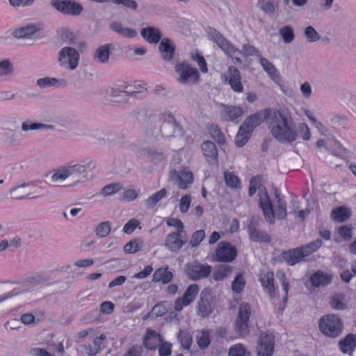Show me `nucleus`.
<instances>
[{"instance_id":"20e7f679","label":"nucleus","mask_w":356,"mask_h":356,"mask_svg":"<svg viewBox=\"0 0 356 356\" xmlns=\"http://www.w3.org/2000/svg\"><path fill=\"white\" fill-rule=\"evenodd\" d=\"M92 163L89 162L86 165L80 163H69L59 168L56 172L51 176V181L56 182L58 180H65L71 177L76 183H83L88 179L90 168Z\"/></svg>"},{"instance_id":"1a4fd4ad","label":"nucleus","mask_w":356,"mask_h":356,"mask_svg":"<svg viewBox=\"0 0 356 356\" xmlns=\"http://www.w3.org/2000/svg\"><path fill=\"white\" fill-rule=\"evenodd\" d=\"M251 314V307L247 302H242L238 307L237 318L235 322L236 332L241 337L249 334L250 316Z\"/></svg>"},{"instance_id":"cd10ccee","label":"nucleus","mask_w":356,"mask_h":356,"mask_svg":"<svg viewBox=\"0 0 356 356\" xmlns=\"http://www.w3.org/2000/svg\"><path fill=\"white\" fill-rule=\"evenodd\" d=\"M163 341L161 336L156 333L155 330L147 328L146 330V334L143 340L144 346L149 349H155Z\"/></svg>"},{"instance_id":"49530a36","label":"nucleus","mask_w":356,"mask_h":356,"mask_svg":"<svg viewBox=\"0 0 356 356\" xmlns=\"http://www.w3.org/2000/svg\"><path fill=\"white\" fill-rule=\"evenodd\" d=\"M209 132L211 138L218 144L222 145L225 142V136L217 125L210 124L208 126Z\"/></svg>"},{"instance_id":"f257e3e1","label":"nucleus","mask_w":356,"mask_h":356,"mask_svg":"<svg viewBox=\"0 0 356 356\" xmlns=\"http://www.w3.org/2000/svg\"><path fill=\"white\" fill-rule=\"evenodd\" d=\"M264 118L270 133L280 143L290 145L298 136L304 140L311 138L307 124L302 122L297 127L288 108L266 109Z\"/></svg>"},{"instance_id":"f03ea898","label":"nucleus","mask_w":356,"mask_h":356,"mask_svg":"<svg viewBox=\"0 0 356 356\" xmlns=\"http://www.w3.org/2000/svg\"><path fill=\"white\" fill-rule=\"evenodd\" d=\"M8 126L5 131L1 135V142L10 147H19L24 139L26 138V133L29 131H37L43 129L53 130L55 127L53 124H47L42 122H33L30 120H26L21 124V131L18 130V126L16 129H11L10 127L17 125L16 118H10L6 121Z\"/></svg>"},{"instance_id":"473e14b6","label":"nucleus","mask_w":356,"mask_h":356,"mask_svg":"<svg viewBox=\"0 0 356 356\" xmlns=\"http://www.w3.org/2000/svg\"><path fill=\"white\" fill-rule=\"evenodd\" d=\"M332 276L322 271H317L312 274L310 277V282L312 286L316 287L324 286L331 282Z\"/></svg>"},{"instance_id":"4c0bfd02","label":"nucleus","mask_w":356,"mask_h":356,"mask_svg":"<svg viewBox=\"0 0 356 356\" xmlns=\"http://www.w3.org/2000/svg\"><path fill=\"white\" fill-rule=\"evenodd\" d=\"M143 241L139 238H136L129 241L124 246V252L126 254H134L142 249Z\"/></svg>"},{"instance_id":"a211bd4d","label":"nucleus","mask_w":356,"mask_h":356,"mask_svg":"<svg viewBox=\"0 0 356 356\" xmlns=\"http://www.w3.org/2000/svg\"><path fill=\"white\" fill-rule=\"evenodd\" d=\"M237 255V250L235 246L229 242L221 241L218 243L216 250V260L222 262H231Z\"/></svg>"},{"instance_id":"f704fd0d","label":"nucleus","mask_w":356,"mask_h":356,"mask_svg":"<svg viewBox=\"0 0 356 356\" xmlns=\"http://www.w3.org/2000/svg\"><path fill=\"white\" fill-rule=\"evenodd\" d=\"M173 278L172 272L168 270V268H159L155 270L152 277L154 282H162L163 284H168Z\"/></svg>"},{"instance_id":"69168bd1","label":"nucleus","mask_w":356,"mask_h":356,"mask_svg":"<svg viewBox=\"0 0 356 356\" xmlns=\"http://www.w3.org/2000/svg\"><path fill=\"white\" fill-rule=\"evenodd\" d=\"M140 221L135 218L130 219L124 226L123 227V232L125 234H131L134 232L135 229L139 226Z\"/></svg>"},{"instance_id":"bb28decb","label":"nucleus","mask_w":356,"mask_h":356,"mask_svg":"<svg viewBox=\"0 0 356 356\" xmlns=\"http://www.w3.org/2000/svg\"><path fill=\"white\" fill-rule=\"evenodd\" d=\"M202 150L208 163L211 165L218 163V151L213 142H204L202 144Z\"/></svg>"},{"instance_id":"bf43d9fd","label":"nucleus","mask_w":356,"mask_h":356,"mask_svg":"<svg viewBox=\"0 0 356 356\" xmlns=\"http://www.w3.org/2000/svg\"><path fill=\"white\" fill-rule=\"evenodd\" d=\"M225 184L227 186L234 188L240 184V180L237 176L232 172H225L224 174Z\"/></svg>"},{"instance_id":"a878e982","label":"nucleus","mask_w":356,"mask_h":356,"mask_svg":"<svg viewBox=\"0 0 356 356\" xmlns=\"http://www.w3.org/2000/svg\"><path fill=\"white\" fill-rule=\"evenodd\" d=\"M159 49L163 60L170 61L175 54V46L170 38H165L161 41Z\"/></svg>"},{"instance_id":"8fccbe9b","label":"nucleus","mask_w":356,"mask_h":356,"mask_svg":"<svg viewBox=\"0 0 356 356\" xmlns=\"http://www.w3.org/2000/svg\"><path fill=\"white\" fill-rule=\"evenodd\" d=\"M228 356H251V353L243 344L237 343L229 348Z\"/></svg>"},{"instance_id":"9d476101","label":"nucleus","mask_w":356,"mask_h":356,"mask_svg":"<svg viewBox=\"0 0 356 356\" xmlns=\"http://www.w3.org/2000/svg\"><path fill=\"white\" fill-rule=\"evenodd\" d=\"M51 6L58 12L70 16H79L83 10V6L74 0H51Z\"/></svg>"},{"instance_id":"39448f33","label":"nucleus","mask_w":356,"mask_h":356,"mask_svg":"<svg viewBox=\"0 0 356 356\" xmlns=\"http://www.w3.org/2000/svg\"><path fill=\"white\" fill-rule=\"evenodd\" d=\"M318 325L321 332L331 338L339 337L343 330L342 321L335 314H327L322 316L319 320Z\"/></svg>"},{"instance_id":"c756f323","label":"nucleus","mask_w":356,"mask_h":356,"mask_svg":"<svg viewBox=\"0 0 356 356\" xmlns=\"http://www.w3.org/2000/svg\"><path fill=\"white\" fill-rule=\"evenodd\" d=\"M223 111L221 112V118L225 121H234L238 118L241 117L243 111L242 108L235 106H225L222 104Z\"/></svg>"},{"instance_id":"338daca9","label":"nucleus","mask_w":356,"mask_h":356,"mask_svg":"<svg viewBox=\"0 0 356 356\" xmlns=\"http://www.w3.org/2000/svg\"><path fill=\"white\" fill-rule=\"evenodd\" d=\"M152 310V313L154 314V318H156L157 317L162 316L168 311L166 307L165 306V302L156 304L153 307Z\"/></svg>"},{"instance_id":"2f4dec72","label":"nucleus","mask_w":356,"mask_h":356,"mask_svg":"<svg viewBox=\"0 0 356 356\" xmlns=\"http://www.w3.org/2000/svg\"><path fill=\"white\" fill-rule=\"evenodd\" d=\"M259 280L264 291L270 294L271 297L275 296L273 273L271 271L264 273L261 274Z\"/></svg>"},{"instance_id":"774afa93","label":"nucleus","mask_w":356,"mask_h":356,"mask_svg":"<svg viewBox=\"0 0 356 356\" xmlns=\"http://www.w3.org/2000/svg\"><path fill=\"white\" fill-rule=\"evenodd\" d=\"M159 356H170L171 355L172 344L169 342H162L159 345Z\"/></svg>"},{"instance_id":"393cba45","label":"nucleus","mask_w":356,"mask_h":356,"mask_svg":"<svg viewBox=\"0 0 356 356\" xmlns=\"http://www.w3.org/2000/svg\"><path fill=\"white\" fill-rule=\"evenodd\" d=\"M29 184L24 183L13 187L9 192L11 197L14 200H23L37 197L34 195L35 193L29 190Z\"/></svg>"},{"instance_id":"4d7b16f0","label":"nucleus","mask_w":356,"mask_h":356,"mask_svg":"<svg viewBox=\"0 0 356 356\" xmlns=\"http://www.w3.org/2000/svg\"><path fill=\"white\" fill-rule=\"evenodd\" d=\"M122 188V184L120 183H113L104 186L102 191L101 194L104 196L111 195Z\"/></svg>"},{"instance_id":"5701e85b","label":"nucleus","mask_w":356,"mask_h":356,"mask_svg":"<svg viewBox=\"0 0 356 356\" xmlns=\"http://www.w3.org/2000/svg\"><path fill=\"white\" fill-rule=\"evenodd\" d=\"M279 261H285L290 266H293L297 263L305 260V257L300 248L291 249L288 251L283 252L277 257Z\"/></svg>"},{"instance_id":"f3484780","label":"nucleus","mask_w":356,"mask_h":356,"mask_svg":"<svg viewBox=\"0 0 356 356\" xmlns=\"http://www.w3.org/2000/svg\"><path fill=\"white\" fill-rule=\"evenodd\" d=\"M133 150L138 157L148 159L155 163H160L164 159L163 153L161 149L144 147L140 144L134 145Z\"/></svg>"},{"instance_id":"680f3d73","label":"nucleus","mask_w":356,"mask_h":356,"mask_svg":"<svg viewBox=\"0 0 356 356\" xmlns=\"http://www.w3.org/2000/svg\"><path fill=\"white\" fill-rule=\"evenodd\" d=\"M197 342L199 347L204 349L210 343L209 334L207 331H202V333L197 336Z\"/></svg>"},{"instance_id":"09e8293b","label":"nucleus","mask_w":356,"mask_h":356,"mask_svg":"<svg viewBox=\"0 0 356 356\" xmlns=\"http://www.w3.org/2000/svg\"><path fill=\"white\" fill-rule=\"evenodd\" d=\"M199 291L197 284H193L188 286L182 298L186 300V304H191L197 296Z\"/></svg>"},{"instance_id":"4468645a","label":"nucleus","mask_w":356,"mask_h":356,"mask_svg":"<svg viewBox=\"0 0 356 356\" xmlns=\"http://www.w3.org/2000/svg\"><path fill=\"white\" fill-rule=\"evenodd\" d=\"M215 301V295L210 289H204L200 295L197 314L205 318L211 314L213 305Z\"/></svg>"},{"instance_id":"de8ad7c7","label":"nucleus","mask_w":356,"mask_h":356,"mask_svg":"<svg viewBox=\"0 0 356 356\" xmlns=\"http://www.w3.org/2000/svg\"><path fill=\"white\" fill-rule=\"evenodd\" d=\"M345 296L342 293H339L333 296L330 300V305L333 309L338 310H343L346 309V304L345 302Z\"/></svg>"},{"instance_id":"0eeeda50","label":"nucleus","mask_w":356,"mask_h":356,"mask_svg":"<svg viewBox=\"0 0 356 356\" xmlns=\"http://www.w3.org/2000/svg\"><path fill=\"white\" fill-rule=\"evenodd\" d=\"M138 88L134 85L127 86L125 87L127 90H120L114 88H108L106 90V95L112 98V100L115 102L122 103L125 102L128 100L129 97H134L138 98L140 95L143 94L146 92V89L144 87L138 86Z\"/></svg>"},{"instance_id":"e2e57ef3","label":"nucleus","mask_w":356,"mask_h":356,"mask_svg":"<svg viewBox=\"0 0 356 356\" xmlns=\"http://www.w3.org/2000/svg\"><path fill=\"white\" fill-rule=\"evenodd\" d=\"M260 8L265 13L269 15H273L275 12V5L271 0H261Z\"/></svg>"},{"instance_id":"e433bc0d","label":"nucleus","mask_w":356,"mask_h":356,"mask_svg":"<svg viewBox=\"0 0 356 356\" xmlns=\"http://www.w3.org/2000/svg\"><path fill=\"white\" fill-rule=\"evenodd\" d=\"M341 350L344 353H351L356 347V335L348 334L343 340L339 343Z\"/></svg>"},{"instance_id":"37998d69","label":"nucleus","mask_w":356,"mask_h":356,"mask_svg":"<svg viewBox=\"0 0 356 356\" xmlns=\"http://www.w3.org/2000/svg\"><path fill=\"white\" fill-rule=\"evenodd\" d=\"M167 194V191L165 188H162L159 191H157L149 198L145 200V204L149 208L154 207L156 204L164 197H165Z\"/></svg>"},{"instance_id":"a18cd8bd","label":"nucleus","mask_w":356,"mask_h":356,"mask_svg":"<svg viewBox=\"0 0 356 356\" xmlns=\"http://www.w3.org/2000/svg\"><path fill=\"white\" fill-rule=\"evenodd\" d=\"M260 124L259 117L257 114H254L245 119V120L241 124V127H243L250 133H252L254 129L259 126Z\"/></svg>"},{"instance_id":"aec40b11","label":"nucleus","mask_w":356,"mask_h":356,"mask_svg":"<svg viewBox=\"0 0 356 356\" xmlns=\"http://www.w3.org/2000/svg\"><path fill=\"white\" fill-rule=\"evenodd\" d=\"M187 242L186 234L170 233L166 236L164 245L170 252H177Z\"/></svg>"},{"instance_id":"6ab92c4d","label":"nucleus","mask_w":356,"mask_h":356,"mask_svg":"<svg viewBox=\"0 0 356 356\" xmlns=\"http://www.w3.org/2000/svg\"><path fill=\"white\" fill-rule=\"evenodd\" d=\"M259 217L252 216L248 225V234L251 241L258 243H268L270 240V236L264 231L257 229L259 226Z\"/></svg>"},{"instance_id":"7c9ffc66","label":"nucleus","mask_w":356,"mask_h":356,"mask_svg":"<svg viewBox=\"0 0 356 356\" xmlns=\"http://www.w3.org/2000/svg\"><path fill=\"white\" fill-rule=\"evenodd\" d=\"M142 37L149 43L156 44L161 38V33L156 27L147 26L140 31Z\"/></svg>"},{"instance_id":"72a5a7b5","label":"nucleus","mask_w":356,"mask_h":356,"mask_svg":"<svg viewBox=\"0 0 356 356\" xmlns=\"http://www.w3.org/2000/svg\"><path fill=\"white\" fill-rule=\"evenodd\" d=\"M110 44H104L98 47L94 53V60L100 63H106L110 57Z\"/></svg>"},{"instance_id":"052dcab7","label":"nucleus","mask_w":356,"mask_h":356,"mask_svg":"<svg viewBox=\"0 0 356 356\" xmlns=\"http://www.w3.org/2000/svg\"><path fill=\"white\" fill-rule=\"evenodd\" d=\"M205 236V232L203 229H200L195 232L190 241V244L192 247H197L202 241Z\"/></svg>"},{"instance_id":"603ef678","label":"nucleus","mask_w":356,"mask_h":356,"mask_svg":"<svg viewBox=\"0 0 356 356\" xmlns=\"http://www.w3.org/2000/svg\"><path fill=\"white\" fill-rule=\"evenodd\" d=\"M280 35L285 43H291L294 40L293 30L290 26H284L280 29Z\"/></svg>"},{"instance_id":"58836bf2","label":"nucleus","mask_w":356,"mask_h":356,"mask_svg":"<svg viewBox=\"0 0 356 356\" xmlns=\"http://www.w3.org/2000/svg\"><path fill=\"white\" fill-rule=\"evenodd\" d=\"M350 216V211L346 207H339L332 210V217L337 222L346 221Z\"/></svg>"},{"instance_id":"412c9836","label":"nucleus","mask_w":356,"mask_h":356,"mask_svg":"<svg viewBox=\"0 0 356 356\" xmlns=\"http://www.w3.org/2000/svg\"><path fill=\"white\" fill-rule=\"evenodd\" d=\"M225 83L227 82L231 88L236 92H241L243 86L241 83V76L240 71L234 66H230L227 72L223 75Z\"/></svg>"},{"instance_id":"f8f14e48","label":"nucleus","mask_w":356,"mask_h":356,"mask_svg":"<svg viewBox=\"0 0 356 356\" xmlns=\"http://www.w3.org/2000/svg\"><path fill=\"white\" fill-rule=\"evenodd\" d=\"M175 71L179 74L177 81L181 84H186L192 81L196 83L199 81L200 74L196 68L192 67L188 63H177Z\"/></svg>"},{"instance_id":"ddd939ff","label":"nucleus","mask_w":356,"mask_h":356,"mask_svg":"<svg viewBox=\"0 0 356 356\" xmlns=\"http://www.w3.org/2000/svg\"><path fill=\"white\" fill-rule=\"evenodd\" d=\"M207 33L209 39L215 42L226 54H232L241 51L236 48L229 41H228L219 31L212 27H208Z\"/></svg>"},{"instance_id":"0e129e2a","label":"nucleus","mask_w":356,"mask_h":356,"mask_svg":"<svg viewBox=\"0 0 356 356\" xmlns=\"http://www.w3.org/2000/svg\"><path fill=\"white\" fill-rule=\"evenodd\" d=\"M58 33L62 40L65 42L70 44H74V34L70 30L66 29H60L58 31Z\"/></svg>"},{"instance_id":"79ce46f5","label":"nucleus","mask_w":356,"mask_h":356,"mask_svg":"<svg viewBox=\"0 0 356 356\" xmlns=\"http://www.w3.org/2000/svg\"><path fill=\"white\" fill-rule=\"evenodd\" d=\"M322 245V240L316 239L311 243L299 247L303 253L304 257L310 255L315 251H316Z\"/></svg>"},{"instance_id":"7ed1b4c3","label":"nucleus","mask_w":356,"mask_h":356,"mask_svg":"<svg viewBox=\"0 0 356 356\" xmlns=\"http://www.w3.org/2000/svg\"><path fill=\"white\" fill-rule=\"evenodd\" d=\"M274 195L275 197V206L273 205L265 188L260 189L258 193L259 207L262 210L265 219L270 224L274 222L275 217L283 220L287 216L286 203L278 189L274 190Z\"/></svg>"},{"instance_id":"b1692460","label":"nucleus","mask_w":356,"mask_h":356,"mask_svg":"<svg viewBox=\"0 0 356 356\" xmlns=\"http://www.w3.org/2000/svg\"><path fill=\"white\" fill-rule=\"evenodd\" d=\"M170 177L182 189L186 188L188 185L193 181V174L189 171L172 170L170 172Z\"/></svg>"},{"instance_id":"6e6552de","label":"nucleus","mask_w":356,"mask_h":356,"mask_svg":"<svg viewBox=\"0 0 356 356\" xmlns=\"http://www.w3.org/2000/svg\"><path fill=\"white\" fill-rule=\"evenodd\" d=\"M161 120V132L164 137L170 138L182 136V128L172 113H163Z\"/></svg>"},{"instance_id":"c85d7f7f","label":"nucleus","mask_w":356,"mask_h":356,"mask_svg":"<svg viewBox=\"0 0 356 356\" xmlns=\"http://www.w3.org/2000/svg\"><path fill=\"white\" fill-rule=\"evenodd\" d=\"M40 31V29L34 24H30L15 29L12 32V35L17 39L29 38Z\"/></svg>"},{"instance_id":"3c124183","label":"nucleus","mask_w":356,"mask_h":356,"mask_svg":"<svg viewBox=\"0 0 356 356\" xmlns=\"http://www.w3.org/2000/svg\"><path fill=\"white\" fill-rule=\"evenodd\" d=\"M111 230V222L109 221L102 222L97 225L95 229V233L99 238L107 236Z\"/></svg>"},{"instance_id":"13d9d810","label":"nucleus","mask_w":356,"mask_h":356,"mask_svg":"<svg viewBox=\"0 0 356 356\" xmlns=\"http://www.w3.org/2000/svg\"><path fill=\"white\" fill-rule=\"evenodd\" d=\"M304 35L309 42H314L321 39L320 34L312 26H309L305 29Z\"/></svg>"},{"instance_id":"5fc2aeb1","label":"nucleus","mask_w":356,"mask_h":356,"mask_svg":"<svg viewBox=\"0 0 356 356\" xmlns=\"http://www.w3.org/2000/svg\"><path fill=\"white\" fill-rule=\"evenodd\" d=\"M245 286V280L242 274H238L232 282V289L234 292L240 293Z\"/></svg>"},{"instance_id":"6e6d98bb","label":"nucleus","mask_w":356,"mask_h":356,"mask_svg":"<svg viewBox=\"0 0 356 356\" xmlns=\"http://www.w3.org/2000/svg\"><path fill=\"white\" fill-rule=\"evenodd\" d=\"M181 346L185 349H189L192 344V337L191 334L185 331H180L177 336Z\"/></svg>"},{"instance_id":"c03bdc74","label":"nucleus","mask_w":356,"mask_h":356,"mask_svg":"<svg viewBox=\"0 0 356 356\" xmlns=\"http://www.w3.org/2000/svg\"><path fill=\"white\" fill-rule=\"evenodd\" d=\"M60 82L63 86H66V81L64 79L58 80L56 78L52 77H44L38 79L36 81V84L41 88L51 87L55 86L57 83Z\"/></svg>"},{"instance_id":"864d4df0","label":"nucleus","mask_w":356,"mask_h":356,"mask_svg":"<svg viewBox=\"0 0 356 356\" xmlns=\"http://www.w3.org/2000/svg\"><path fill=\"white\" fill-rule=\"evenodd\" d=\"M13 65L8 59L0 60V77L10 76L13 74Z\"/></svg>"},{"instance_id":"4be33fe9","label":"nucleus","mask_w":356,"mask_h":356,"mask_svg":"<svg viewBox=\"0 0 356 356\" xmlns=\"http://www.w3.org/2000/svg\"><path fill=\"white\" fill-rule=\"evenodd\" d=\"M259 60L263 69L268 73L269 76L275 81V83L281 88V90L286 93V90L283 85V80L273 64L266 58H263L261 56L259 58Z\"/></svg>"},{"instance_id":"2eb2a0df","label":"nucleus","mask_w":356,"mask_h":356,"mask_svg":"<svg viewBox=\"0 0 356 356\" xmlns=\"http://www.w3.org/2000/svg\"><path fill=\"white\" fill-rule=\"evenodd\" d=\"M274 352V337L271 333L262 332L256 347L257 356H273Z\"/></svg>"},{"instance_id":"423d86ee","label":"nucleus","mask_w":356,"mask_h":356,"mask_svg":"<svg viewBox=\"0 0 356 356\" xmlns=\"http://www.w3.org/2000/svg\"><path fill=\"white\" fill-rule=\"evenodd\" d=\"M80 54L72 47H64L58 52V63L60 67L71 71L75 70L79 63Z\"/></svg>"},{"instance_id":"9b49d317","label":"nucleus","mask_w":356,"mask_h":356,"mask_svg":"<svg viewBox=\"0 0 356 356\" xmlns=\"http://www.w3.org/2000/svg\"><path fill=\"white\" fill-rule=\"evenodd\" d=\"M23 286L36 287L38 286H49L58 283L57 281L51 282V277L43 272H33L26 276L20 281Z\"/></svg>"},{"instance_id":"c9c22d12","label":"nucleus","mask_w":356,"mask_h":356,"mask_svg":"<svg viewBox=\"0 0 356 356\" xmlns=\"http://www.w3.org/2000/svg\"><path fill=\"white\" fill-rule=\"evenodd\" d=\"M111 29L119 35L128 38H133L137 35L135 29L124 27L119 22H113L111 24Z\"/></svg>"},{"instance_id":"dca6fc26","label":"nucleus","mask_w":356,"mask_h":356,"mask_svg":"<svg viewBox=\"0 0 356 356\" xmlns=\"http://www.w3.org/2000/svg\"><path fill=\"white\" fill-rule=\"evenodd\" d=\"M186 275L192 280H198L209 277L211 273V266L202 264L196 261L187 264Z\"/></svg>"},{"instance_id":"ea45409f","label":"nucleus","mask_w":356,"mask_h":356,"mask_svg":"<svg viewBox=\"0 0 356 356\" xmlns=\"http://www.w3.org/2000/svg\"><path fill=\"white\" fill-rule=\"evenodd\" d=\"M232 272V266L228 264H221L213 273V277L216 281L222 280L228 277Z\"/></svg>"},{"instance_id":"a19ab883","label":"nucleus","mask_w":356,"mask_h":356,"mask_svg":"<svg viewBox=\"0 0 356 356\" xmlns=\"http://www.w3.org/2000/svg\"><path fill=\"white\" fill-rule=\"evenodd\" d=\"M251 133L247 131L243 127L240 126L238 131L235 137V144L238 147H243L248 141Z\"/></svg>"}]
</instances>
